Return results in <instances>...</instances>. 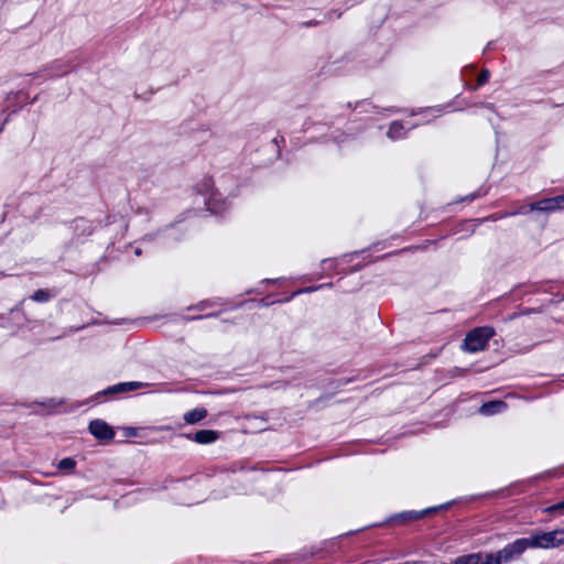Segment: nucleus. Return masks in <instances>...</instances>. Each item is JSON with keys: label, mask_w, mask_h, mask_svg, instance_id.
<instances>
[{"label": "nucleus", "mask_w": 564, "mask_h": 564, "mask_svg": "<svg viewBox=\"0 0 564 564\" xmlns=\"http://www.w3.org/2000/svg\"><path fill=\"white\" fill-rule=\"evenodd\" d=\"M207 416V410L204 408H197L191 410L184 414V421L187 424H195L204 420Z\"/></svg>", "instance_id": "obj_8"}, {"label": "nucleus", "mask_w": 564, "mask_h": 564, "mask_svg": "<svg viewBox=\"0 0 564 564\" xmlns=\"http://www.w3.org/2000/svg\"><path fill=\"white\" fill-rule=\"evenodd\" d=\"M50 299V294L44 290H37L33 295L32 300L35 302H46Z\"/></svg>", "instance_id": "obj_13"}, {"label": "nucleus", "mask_w": 564, "mask_h": 564, "mask_svg": "<svg viewBox=\"0 0 564 564\" xmlns=\"http://www.w3.org/2000/svg\"><path fill=\"white\" fill-rule=\"evenodd\" d=\"M187 440L198 444H212L218 440V432L213 430H200L194 434H186Z\"/></svg>", "instance_id": "obj_6"}, {"label": "nucleus", "mask_w": 564, "mask_h": 564, "mask_svg": "<svg viewBox=\"0 0 564 564\" xmlns=\"http://www.w3.org/2000/svg\"><path fill=\"white\" fill-rule=\"evenodd\" d=\"M141 387H143V383L138 381L121 382L108 388L107 390H105V393H124L134 391Z\"/></svg>", "instance_id": "obj_7"}, {"label": "nucleus", "mask_w": 564, "mask_h": 564, "mask_svg": "<svg viewBox=\"0 0 564 564\" xmlns=\"http://www.w3.org/2000/svg\"><path fill=\"white\" fill-rule=\"evenodd\" d=\"M404 135V126L399 122L394 121L390 124L388 137L392 140L400 139Z\"/></svg>", "instance_id": "obj_10"}, {"label": "nucleus", "mask_w": 564, "mask_h": 564, "mask_svg": "<svg viewBox=\"0 0 564 564\" xmlns=\"http://www.w3.org/2000/svg\"><path fill=\"white\" fill-rule=\"evenodd\" d=\"M490 73L487 69H482L477 78V85L474 87V89H477L479 86H482L489 80Z\"/></svg>", "instance_id": "obj_12"}, {"label": "nucleus", "mask_w": 564, "mask_h": 564, "mask_svg": "<svg viewBox=\"0 0 564 564\" xmlns=\"http://www.w3.org/2000/svg\"><path fill=\"white\" fill-rule=\"evenodd\" d=\"M506 408L505 402L502 401H492L485 403L480 406L479 412L484 415H492L502 411Z\"/></svg>", "instance_id": "obj_9"}, {"label": "nucleus", "mask_w": 564, "mask_h": 564, "mask_svg": "<svg viewBox=\"0 0 564 564\" xmlns=\"http://www.w3.org/2000/svg\"><path fill=\"white\" fill-rule=\"evenodd\" d=\"M134 252H135V254H137V256H139V254L141 253V252H140V249H138V248L135 249V251H134Z\"/></svg>", "instance_id": "obj_16"}, {"label": "nucleus", "mask_w": 564, "mask_h": 564, "mask_svg": "<svg viewBox=\"0 0 564 564\" xmlns=\"http://www.w3.org/2000/svg\"><path fill=\"white\" fill-rule=\"evenodd\" d=\"M89 432L98 440H111L115 436L112 427L102 420L91 421Z\"/></svg>", "instance_id": "obj_5"}, {"label": "nucleus", "mask_w": 564, "mask_h": 564, "mask_svg": "<svg viewBox=\"0 0 564 564\" xmlns=\"http://www.w3.org/2000/svg\"><path fill=\"white\" fill-rule=\"evenodd\" d=\"M564 209V194L551 198H545L529 205V212L538 210L552 213Z\"/></svg>", "instance_id": "obj_4"}, {"label": "nucleus", "mask_w": 564, "mask_h": 564, "mask_svg": "<svg viewBox=\"0 0 564 564\" xmlns=\"http://www.w3.org/2000/svg\"><path fill=\"white\" fill-rule=\"evenodd\" d=\"M426 511H424L425 513ZM423 516V512H413V511H409V512H403L400 514V517L403 519V520H413V519H419L420 517Z\"/></svg>", "instance_id": "obj_15"}, {"label": "nucleus", "mask_w": 564, "mask_h": 564, "mask_svg": "<svg viewBox=\"0 0 564 564\" xmlns=\"http://www.w3.org/2000/svg\"><path fill=\"white\" fill-rule=\"evenodd\" d=\"M494 335L495 330L491 327H477L466 335L462 348L468 352L484 350Z\"/></svg>", "instance_id": "obj_1"}, {"label": "nucleus", "mask_w": 564, "mask_h": 564, "mask_svg": "<svg viewBox=\"0 0 564 564\" xmlns=\"http://www.w3.org/2000/svg\"><path fill=\"white\" fill-rule=\"evenodd\" d=\"M50 403H52L53 405H56L57 403L54 402L53 400L50 401Z\"/></svg>", "instance_id": "obj_17"}, {"label": "nucleus", "mask_w": 564, "mask_h": 564, "mask_svg": "<svg viewBox=\"0 0 564 564\" xmlns=\"http://www.w3.org/2000/svg\"><path fill=\"white\" fill-rule=\"evenodd\" d=\"M76 464L77 463L75 459L67 457V458H63L62 460H59L57 467L61 471H63L65 474H70L76 468Z\"/></svg>", "instance_id": "obj_11"}, {"label": "nucleus", "mask_w": 564, "mask_h": 564, "mask_svg": "<svg viewBox=\"0 0 564 564\" xmlns=\"http://www.w3.org/2000/svg\"><path fill=\"white\" fill-rule=\"evenodd\" d=\"M545 513L561 512L564 514V500L552 505L543 510Z\"/></svg>", "instance_id": "obj_14"}, {"label": "nucleus", "mask_w": 564, "mask_h": 564, "mask_svg": "<svg viewBox=\"0 0 564 564\" xmlns=\"http://www.w3.org/2000/svg\"><path fill=\"white\" fill-rule=\"evenodd\" d=\"M530 549H555L564 544V529L540 531L527 538Z\"/></svg>", "instance_id": "obj_2"}, {"label": "nucleus", "mask_w": 564, "mask_h": 564, "mask_svg": "<svg viewBox=\"0 0 564 564\" xmlns=\"http://www.w3.org/2000/svg\"><path fill=\"white\" fill-rule=\"evenodd\" d=\"M528 549L530 543L527 538L517 539L494 554V557L498 564L510 563L519 558Z\"/></svg>", "instance_id": "obj_3"}]
</instances>
